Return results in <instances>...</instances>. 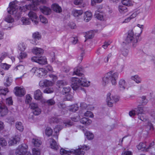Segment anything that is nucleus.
Returning a JSON list of instances; mask_svg holds the SVG:
<instances>
[{"instance_id": "nucleus-1", "label": "nucleus", "mask_w": 155, "mask_h": 155, "mask_svg": "<svg viewBox=\"0 0 155 155\" xmlns=\"http://www.w3.org/2000/svg\"><path fill=\"white\" fill-rule=\"evenodd\" d=\"M9 6L7 8L8 13L13 15L16 20H18L20 18L21 12H25L29 10L28 5H25L22 7H20L18 8L14 4V2H10Z\"/></svg>"}, {"instance_id": "nucleus-2", "label": "nucleus", "mask_w": 155, "mask_h": 155, "mask_svg": "<svg viewBox=\"0 0 155 155\" xmlns=\"http://www.w3.org/2000/svg\"><path fill=\"white\" fill-rule=\"evenodd\" d=\"M137 26L140 28L141 32L140 33L135 34L134 35L133 30H129L126 40L128 43H132V45L133 48L136 47L138 45V42L140 40V37L143 29L142 27L143 26V25H140L138 24L137 25Z\"/></svg>"}, {"instance_id": "nucleus-3", "label": "nucleus", "mask_w": 155, "mask_h": 155, "mask_svg": "<svg viewBox=\"0 0 155 155\" xmlns=\"http://www.w3.org/2000/svg\"><path fill=\"white\" fill-rule=\"evenodd\" d=\"M89 149V146L85 145L79 146L78 149L75 150L72 149L71 150H67L61 148L60 150V153L63 155H69L73 153L74 155H84L85 152L83 150H87Z\"/></svg>"}, {"instance_id": "nucleus-4", "label": "nucleus", "mask_w": 155, "mask_h": 155, "mask_svg": "<svg viewBox=\"0 0 155 155\" xmlns=\"http://www.w3.org/2000/svg\"><path fill=\"white\" fill-rule=\"evenodd\" d=\"M119 73L117 72L113 73L112 71L107 73L102 78V84L105 86L110 81L113 85L115 86L117 84V80L118 78Z\"/></svg>"}, {"instance_id": "nucleus-5", "label": "nucleus", "mask_w": 155, "mask_h": 155, "mask_svg": "<svg viewBox=\"0 0 155 155\" xmlns=\"http://www.w3.org/2000/svg\"><path fill=\"white\" fill-rule=\"evenodd\" d=\"M136 115L138 116V118L143 121L147 120L146 114L143 107H138L129 112V115L131 117H133Z\"/></svg>"}, {"instance_id": "nucleus-6", "label": "nucleus", "mask_w": 155, "mask_h": 155, "mask_svg": "<svg viewBox=\"0 0 155 155\" xmlns=\"http://www.w3.org/2000/svg\"><path fill=\"white\" fill-rule=\"evenodd\" d=\"M31 72L38 77L41 78L46 74L47 70L43 68L34 67L31 70Z\"/></svg>"}, {"instance_id": "nucleus-7", "label": "nucleus", "mask_w": 155, "mask_h": 155, "mask_svg": "<svg viewBox=\"0 0 155 155\" xmlns=\"http://www.w3.org/2000/svg\"><path fill=\"white\" fill-rule=\"evenodd\" d=\"M111 93L110 92L107 93V95L106 101L107 104L109 107H112L114 103H116L119 100V97L118 96H111Z\"/></svg>"}, {"instance_id": "nucleus-8", "label": "nucleus", "mask_w": 155, "mask_h": 155, "mask_svg": "<svg viewBox=\"0 0 155 155\" xmlns=\"http://www.w3.org/2000/svg\"><path fill=\"white\" fill-rule=\"evenodd\" d=\"M46 2V0H33L32 3L28 5V7L29 9L35 11L37 9V6L39 5V3L45 4Z\"/></svg>"}, {"instance_id": "nucleus-9", "label": "nucleus", "mask_w": 155, "mask_h": 155, "mask_svg": "<svg viewBox=\"0 0 155 155\" xmlns=\"http://www.w3.org/2000/svg\"><path fill=\"white\" fill-rule=\"evenodd\" d=\"M31 60L32 62L38 63L40 64L45 65L47 63V58L45 56L38 57L34 56L31 58Z\"/></svg>"}, {"instance_id": "nucleus-10", "label": "nucleus", "mask_w": 155, "mask_h": 155, "mask_svg": "<svg viewBox=\"0 0 155 155\" xmlns=\"http://www.w3.org/2000/svg\"><path fill=\"white\" fill-rule=\"evenodd\" d=\"M28 146L25 144H23L16 149L15 151L16 155H24L26 152Z\"/></svg>"}, {"instance_id": "nucleus-11", "label": "nucleus", "mask_w": 155, "mask_h": 155, "mask_svg": "<svg viewBox=\"0 0 155 155\" xmlns=\"http://www.w3.org/2000/svg\"><path fill=\"white\" fill-rule=\"evenodd\" d=\"M79 78L75 77H73L71 78L72 83L71 84V87L74 90H76L79 88L80 83L79 82Z\"/></svg>"}, {"instance_id": "nucleus-12", "label": "nucleus", "mask_w": 155, "mask_h": 155, "mask_svg": "<svg viewBox=\"0 0 155 155\" xmlns=\"http://www.w3.org/2000/svg\"><path fill=\"white\" fill-rule=\"evenodd\" d=\"M4 101H0V114L2 117L7 115L8 112L7 107L5 105L2 104Z\"/></svg>"}, {"instance_id": "nucleus-13", "label": "nucleus", "mask_w": 155, "mask_h": 155, "mask_svg": "<svg viewBox=\"0 0 155 155\" xmlns=\"http://www.w3.org/2000/svg\"><path fill=\"white\" fill-rule=\"evenodd\" d=\"M15 94L17 96L22 97L25 94V90L24 88L16 87L15 88Z\"/></svg>"}, {"instance_id": "nucleus-14", "label": "nucleus", "mask_w": 155, "mask_h": 155, "mask_svg": "<svg viewBox=\"0 0 155 155\" xmlns=\"http://www.w3.org/2000/svg\"><path fill=\"white\" fill-rule=\"evenodd\" d=\"M28 15L32 21L34 22L35 24L36 25L38 23V17L35 12L31 11H30L28 13Z\"/></svg>"}, {"instance_id": "nucleus-15", "label": "nucleus", "mask_w": 155, "mask_h": 155, "mask_svg": "<svg viewBox=\"0 0 155 155\" xmlns=\"http://www.w3.org/2000/svg\"><path fill=\"white\" fill-rule=\"evenodd\" d=\"M53 83L51 81L47 80H44L40 81L39 85L41 87L51 86L53 85Z\"/></svg>"}, {"instance_id": "nucleus-16", "label": "nucleus", "mask_w": 155, "mask_h": 155, "mask_svg": "<svg viewBox=\"0 0 155 155\" xmlns=\"http://www.w3.org/2000/svg\"><path fill=\"white\" fill-rule=\"evenodd\" d=\"M7 88L3 89L2 87H0V101H4L5 98V95L8 92Z\"/></svg>"}, {"instance_id": "nucleus-17", "label": "nucleus", "mask_w": 155, "mask_h": 155, "mask_svg": "<svg viewBox=\"0 0 155 155\" xmlns=\"http://www.w3.org/2000/svg\"><path fill=\"white\" fill-rule=\"evenodd\" d=\"M41 11L44 15H48L51 12V10L50 8L45 6H41L40 7Z\"/></svg>"}, {"instance_id": "nucleus-18", "label": "nucleus", "mask_w": 155, "mask_h": 155, "mask_svg": "<svg viewBox=\"0 0 155 155\" xmlns=\"http://www.w3.org/2000/svg\"><path fill=\"white\" fill-rule=\"evenodd\" d=\"M20 137L19 135H16L14 137L10 138L8 141L10 145H13L19 142L20 140Z\"/></svg>"}, {"instance_id": "nucleus-19", "label": "nucleus", "mask_w": 155, "mask_h": 155, "mask_svg": "<svg viewBox=\"0 0 155 155\" xmlns=\"http://www.w3.org/2000/svg\"><path fill=\"white\" fill-rule=\"evenodd\" d=\"M127 86L126 81L124 79H120L118 83V87L120 90H124L125 89Z\"/></svg>"}, {"instance_id": "nucleus-20", "label": "nucleus", "mask_w": 155, "mask_h": 155, "mask_svg": "<svg viewBox=\"0 0 155 155\" xmlns=\"http://www.w3.org/2000/svg\"><path fill=\"white\" fill-rule=\"evenodd\" d=\"M83 70V68L82 67H78L74 68L73 75H76L79 76H82L83 75L82 72Z\"/></svg>"}, {"instance_id": "nucleus-21", "label": "nucleus", "mask_w": 155, "mask_h": 155, "mask_svg": "<svg viewBox=\"0 0 155 155\" xmlns=\"http://www.w3.org/2000/svg\"><path fill=\"white\" fill-rule=\"evenodd\" d=\"M79 82L81 86L87 87L89 85V82L87 81L85 78L82 77L79 78Z\"/></svg>"}, {"instance_id": "nucleus-22", "label": "nucleus", "mask_w": 155, "mask_h": 155, "mask_svg": "<svg viewBox=\"0 0 155 155\" xmlns=\"http://www.w3.org/2000/svg\"><path fill=\"white\" fill-rule=\"evenodd\" d=\"M138 103L141 104L142 105H145L147 104L148 102V100L145 96H143L141 97H139L137 100Z\"/></svg>"}, {"instance_id": "nucleus-23", "label": "nucleus", "mask_w": 155, "mask_h": 155, "mask_svg": "<svg viewBox=\"0 0 155 155\" xmlns=\"http://www.w3.org/2000/svg\"><path fill=\"white\" fill-rule=\"evenodd\" d=\"M53 10L57 13H60L62 12V9L58 4L54 3L51 6Z\"/></svg>"}, {"instance_id": "nucleus-24", "label": "nucleus", "mask_w": 155, "mask_h": 155, "mask_svg": "<svg viewBox=\"0 0 155 155\" xmlns=\"http://www.w3.org/2000/svg\"><path fill=\"white\" fill-rule=\"evenodd\" d=\"M34 97L35 99L38 100H40L42 99L43 97L42 93L40 90L38 89L35 91Z\"/></svg>"}, {"instance_id": "nucleus-25", "label": "nucleus", "mask_w": 155, "mask_h": 155, "mask_svg": "<svg viewBox=\"0 0 155 155\" xmlns=\"http://www.w3.org/2000/svg\"><path fill=\"white\" fill-rule=\"evenodd\" d=\"M50 147L51 148L57 150L59 149V145L53 139L50 140Z\"/></svg>"}, {"instance_id": "nucleus-26", "label": "nucleus", "mask_w": 155, "mask_h": 155, "mask_svg": "<svg viewBox=\"0 0 155 155\" xmlns=\"http://www.w3.org/2000/svg\"><path fill=\"white\" fill-rule=\"evenodd\" d=\"M85 14L84 16V20L86 22H87L91 19L92 14L91 12L87 11L85 12Z\"/></svg>"}, {"instance_id": "nucleus-27", "label": "nucleus", "mask_w": 155, "mask_h": 155, "mask_svg": "<svg viewBox=\"0 0 155 155\" xmlns=\"http://www.w3.org/2000/svg\"><path fill=\"white\" fill-rule=\"evenodd\" d=\"M80 122L84 124L89 125L91 122V120L87 117H83L80 120Z\"/></svg>"}, {"instance_id": "nucleus-28", "label": "nucleus", "mask_w": 155, "mask_h": 155, "mask_svg": "<svg viewBox=\"0 0 155 155\" xmlns=\"http://www.w3.org/2000/svg\"><path fill=\"white\" fill-rule=\"evenodd\" d=\"M103 13L101 12H99L98 11H96L94 15V16L98 19L102 21L103 20Z\"/></svg>"}, {"instance_id": "nucleus-29", "label": "nucleus", "mask_w": 155, "mask_h": 155, "mask_svg": "<svg viewBox=\"0 0 155 155\" xmlns=\"http://www.w3.org/2000/svg\"><path fill=\"white\" fill-rule=\"evenodd\" d=\"M12 81V80L11 78L6 77L4 82V85L6 87L9 86L11 85Z\"/></svg>"}, {"instance_id": "nucleus-30", "label": "nucleus", "mask_w": 155, "mask_h": 155, "mask_svg": "<svg viewBox=\"0 0 155 155\" xmlns=\"http://www.w3.org/2000/svg\"><path fill=\"white\" fill-rule=\"evenodd\" d=\"M32 142L34 146L36 147H39L41 144V141L37 138H33Z\"/></svg>"}, {"instance_id": "nucleus-31", "label": "nucleus", "mask_w": 155, "mask_h": 155, "mask_svg": "<svg viewBox=\"0 0 155 155\" xmlns=\"http://www.w3.org/2000/svg\"><path fill=\"white\" fill-rule=\"evenodd\" d=\"M32 51L35 54L41 55L43 53L44 50L43 49H32Z\"/></svg>"}, {"instance_id": "nucleus-32", "label": "nucleus", "mask_w": 155, "mask_h": 155, "mask_svg": "<svg viewBox=\"0 0 155 155\" xmlns=\"http://www.w3.org/2000/svg\"><path fill=\"white\" fill-rule=\"evenodd\" d=\"M32 38L36 40V41H37L41 38V35L39 32H36L33 34Z\"/></svg>"}, {"instance_id": "nucleus-33", "label": "nucleus", "mask_w": 155, "mask_h": 155, "mask_svg": "<svg viewBox=\"0 0 155 155\" xmlns=\"http://www.w3.org/2000/svg\"><path fill=\"white\" fill-rule=\"evenodd\" d=\"M15 127L17 129L20 131H22L24 129L22 124L20 122H17L15 124Z\"/></svg>"}, {"instance_id": "nucleus-34", "label": "nucleus", "mask_w": 155, "mask_h": 155, "mask_svg": "<svg viewBox=\"0 0 155 155\" xmlns=\"http://www.w3.org/2000/svg\"><path fill=\"white\" fill-rule=\"evenodd\" d=\"M94 36V31L93 30H91L88 32L85 35V38L87 39H91Z\"/></svg>"}, {"instance_id": "nucleus-35", "label": "nucleus", "mask_w": 155, "mask_h": 155, "mask_svg": "<svg viewBox=\"0 0 155 155\" xmlns=\"http://www.w3.org/2000/svg\"><path fill=\"white\" fill-rule=\"evenodd\" d=\"M43 102L48 106H52L54 104L55 102L53 99H51L47 100H45Z\"/></svg>"}, {"instance_id": "nucleus-36", "label": "nucleus", "mask_w": 155, "mask_h": 155, "mask_svg": "<svg viewBox=\"0 0 155 155\" xmlns=\"http://www.w3.org/2000/svg\"><path fill=\"white\" fill-rule=\"evenodd\" d=\"M72 13L74 16L78 17L82 14L83 11L82 10H75L72 12Z\"/></svg>"}, {"instance_id": "nucleus-37", "label": "nucleus", "mask_w": 155, "mask_h": 155, "mask_svg": "<svg viewBox=\"0 0 155 155\" xmlns=\"http://www.w3.org/2000/svg\"><path fill=\"white\" fill-rule=\"evenodd\" d=\"M63 123L65 125V127H69L74 124V123L70 120H64Z\"/></svg>"}, {"instance_id": "nucleus-38", "label": "nucleus", "mask_w": 155, "mask_h": 155, "mask_svg": "<svg viewBox=\"0 0 155 155\" xmlns=\"http://www.w3.org/2000/svg\"><path fill=\"white\" fill-rule=\"evenodd\" d=\"M21 20L23 25H29L30 23V19L28 18L22 17Z\"/></svg>"}, {"instance_id": "nucleus-39", "label": "nucleus", "mask_w": 155, "mask_h": 155, "mask_svg": "<svg viewBox=\"0 0 155 155\" xmlns=\"http://www.w3.org/2000/svg\"><path fill=\"white\" fill-rule=\"evenodd\" d=\"M132 80L134 81L137 83H139L141 82V79L137 75L132 76L131 77Z\"/></svg>"}, {"instance_id": "nucleus-40", "label": "nucleus", "mask_w": 155, "mask_h": 155, "mask_svg": "<svg viewBox=\"0 0 155 155\" xmlns=\"http://www.w3.org/2000/svg\"><path fill=\"white\" fill-rule=\"evenodd\" d=\"M52 129L49 127H47L45 130V134L48 137L51 136L52 134Z\"/></svg>"}, {"instance_id": "nucleus-41", "label": "nucleus", "mask_w": 155, "mask_h": 155, "mask_svg": "<svg viewBox=\"0 0 155 155\" xmlns=\"http://www.w3.org/2000/svg\"><path fill=\"white\" fill-rule=\"evenodd\" d=\"M122 4L128 6H131L132 5V2L131 0H121Z\"/></svg>"}, {"instance_id": "nucleus-42", "label": "nucleus", "mask_w": 155, "mask_h": 155, "mask_svg": "<svg viewBox=\"0 0 155 155\" xmlns=\"http://www.w3.org/2000/svg\"><path fill=\"white\" fill-rule=\"evenodd\" d=\"M85 135L86 136L87 138L89 140H92L94 137V135L92 133L89 131H87L85 134Z\"/></svg>"}, {"instance_id": "nucleus-43", "label": "nucleus", "mask_w": 155, "mask_h": 155, "mask_svg": "<svg viewBox=\"0 0 155 155\" xmlns=\"http://www.w3.org/2000/svg\"><path fill=\"white\" fill-rule=\"evenodd\" d=\"M78 105L77 104H74L71 106L70 110L73 112H75L78 110Z\"/></svg>"}, {"instance_id": "nucleus-44", "label": "nucleus", "mask_w": 155, "mask_h": 155, "mask_svg": "<svg viewBox=\"0 0 155 155\" xmlns=\"http://www.w3.org/2000/svg\"><path fill=\"white\" fill-rule=\"evenodd\" d=\"M41 112V109L39 108H36L32 110V112L35 115H39Z\"/></svg>"}, {"instance_id": "nucleus-45", "label": "nucleus", "mask_w": 155, "mask_h": 155, "mask_svg": "<svg viewBox=\"0 0 155 155\" xmlns=\"http://www.w3.org/2000/svg\"><path fill=\"white\" fill-rule=\"evenodd\" d=\"M5 20L8 23H12L14 21V18L10 15H8L7 16Z\"/></svg>"}, {"instance_id": "nucleus-46", "label": "nucleus", "mask_w": 155, "mask_h": 155, "mask_svg": "<svg viewBox=\"0 0 155 155\" xmlns=\"http://www.w3.org/2000/svg\"><path fill=\"white\" fill-rule=\"evenodd\" d=\"M0 145L2 147L5 146L7 145V142L4 138H0Z\"/></svg>"}, {"instance_id": "nucleus-47", "label": "nucleus", "mask_w": 155, "mask_h": 155, "mask_svg": "<svg viewBox=\"0 0 155 155\" xmlns=\"http://www.w3.org/2000/svg\"><path fill=\"white\" fill-rule=\"evenodd\" d=\"M54 92V90L52 88L48 87L46 88L43 91V92L45 93L50 94Z\"/></svg>"}, {"instance_id": "nucleus-48", "label": "nucleus", "mask_w": 155, "mask_h": 155, "mask_svg": "<svg viewBox=\"0 0 155 155\" xmlns=\"http://www.w3.org/2000/svg\"><path fill=\"white\" fill-rule=\"evenodd\" d=\"M6 100V103L8 105H12L13 104V101L12 97H9L8 98H5Z\"/></svg>"}, {"instance_id": "nucleus-49", "label": "nucleus", "mask_w": 155, "mask_h": 155, "mask_svg": "<svg viewBox=\"0 0 155 155\" xmlns=\"http://www.w3.org/2000/svg\"><path fill=\"white\" fill-rule=\"evenodd\" d=\"M0 66L2 68L5 70H8L10 66L8 64L6 63L1 64Z\"/></svg>"}, {"instance_id": "nucleus-50", "label": "nucleus", "mask_w": 155, "mask_h": 155, "mask_svg": "<svg viewBox=\"0 0 155 155\" xmlns=\"http://www.w3.org/2000/svg\"><path fill=\"white\" fill-rule=\"evenodd\" d=\"M40 18L41 21L43 23H47L48 20L43 15H41L40 16Z\"/></svg>"}, {"instance_id": "nucleus-51", "label": "nucleus", "mask_w": 155, "mask_h": 155, "mask_svg": "<svg viewBox=\"0 0 155 155\" xmlns=\"http://www.w3.org/2000/svg\"><path fill=\"white\" fill-rule=\"evenodd\" d=\"M65 84V83L63 81H58L56 82V84L57 86L59 88L62 87Z\"/></svg>"}, {"instance_id": "nucleus-52", "label": "nucleus", "mask_w": 155, "mask_h": 155, "mask_svg": "<svg viewBox=\"0 0 155 155\" xmlns=\"http://www.w3.org/2000/svg\"><path fill=\"white\" fill-rule=\"evenodd\" d=\"M33 155H40V151L38 149L33 148L32 150Z\"/></svg>"}, {"instance_id": "nucleus-53", "label": "nucleus", "mask_w": 155, "mask_h": 155, "mask_svg": "<svg viewBox=\"0 0 155 155\" xmlns=\"http://www.w3.org/2000/svg\"><path fill=\"white\" fill-rule=\"evenodd\" d=\"M27 56V53L24 51L21 52L19 54V57L21 59H23L26 58Z\"/></svg>"}, {"instance_id": "nucleus-54", "label": "nucleus", "mask_w": 155, "mask_h": 155, "mask_svg": "<svg viewBox=\"0 0 155 155\" xmlns=\"http://www.w3.org/2000/svg\"><path fill=\"white\" fill-rule=\"evenodd\" d=\"M82 50L81 51V56L79 57L78 58V60L79 61V63H81L83 59V56L84 53V50H83V49H81Z\"/></svg>"}, {"instance_id": "nucleus-55", "label": "nucleus", "mask_w": 155, "mask_h": 155, "mask_svg": "<svg viewBox=\"0 0 155 155\" xmlns=\"http://www.w3.org/2000/svg\"><path fill=\"white\" fill-rule=\"evenodd\" d=\"M119 11L120 13H124L127 11V8L124 6H120Z\"/></svg>"}, {"instance_id": "nucleus-56", "label": "nucleus", "mask_w": 155, "mask_h": 155, "mask_svg": "<svg viewBox=\"0 0 155 155\" xmlns=\"http://www.w3.org/2000/svg\"><path fill=\"white\" fill-rule=\"evenodd\" d=\"M71 88L69 87H64L62 91L63 93H64L65 94L69 93L71 91Z\"/></svg>"}, {"instance_id": "nucleus-57", "label": "nucleus", "mask_w": 155, "mask_h": 155, "mask_svg": "<svg viewBox=\"0 0 155 155\" xmlns=\"http://www.w3.org/2000/svg\"><path fill=\"white\" fill-rule=\"evenodd\" d=\"M84 115L86 117H93L94 116L92 112L89 111H87V112L84 113Z\"/></svg>"}, {"instance_id": "nucleus-58", "label": "nucleus", "mask_w": 155, "mask_h": 155, "mask_svg": "<svg viewBox=\"0 0 155 155\" xmlns=\"http://www.w3.org/2000/svg\"><path fill=\"white\" fill-rule=\"evenodd\" d=\"M32 98L29 94H27L26 95V99L25 100V102L27 104H29L31 102Z\"/></svg>"}, {"instance_id": "nucleus-59", "label": "nucleus", "mask_w": 155, "mask_h": 155, "mask_svg": "<svg viewBox=\"0 0 155 155\" xmlns=\"http://www.w3.org/2000/svg\"><path fill=\"white\" fill-rule=\"evenodd\" d=\"M111 43L110 41H106L104 42V44L102 45V47L104 48H108V46Z\"/></svg>"}, {"instance_id": "nucleus-60", "label": "nucleus", "mask_w": 155, "mask_h": 155, "mask_svg": "<svg viewBox=\"0 0 155 155\" xmlns=\"http://www.w3.org/2000/svg\"><path fill=\"white\" fill-rule=\"evenodd\" d=\"M30 105L31 108L32 109V110L36 109V108L39 107L38 106V104L35 103H31L30 104Z\"/></svg>"}, {"instance_id": "nucleus-61", "label": "nucleus", "mask_w": 155, "mask_h": 155, "mask_svg": "<svg viewBox=\"0 0 155 155\" xmlns=\"http://www.w3.org/2000/svg\"><path fill=\"white\" fill-rule=\"evenodd\" d=\"M71 43L73 45L76 44L78 41V39L77 38L72 37L71 38Z\"/></svg>"}, {"instance_id": "nucleus-62", "label": "nucleus", "mask_w": 155, "mask_h": 155, "mask_svg": "<svg viewBox=\"0 0 155 155\" xmlns=\"http://www.w3.org/2000/svg\"><path fill=\"white\" fill-rule=\"evenodd\" d=\"M5 120L6 121L9 123L14 122L15 121L14 118L12 117H8Z\"/></svg>"}, {"instance_id": "nucleus-63", "label": "nucleus", "mask_w": 155, "mask_h": 155, "mask_svg": "<svg viewBox=\"0 0 155 155\" xmlns=\"http://www.w3.org/2000/svg\"><path fill=\"white\" fill-rule=\"evenodd\" d=\"M147 126L149 127V129L150 130L153 131L154 130V128L153 127V124L151 122L148 121L147 123Z\"/></svg>"}, {"instance_id": "nucleus-64", "label": "nucleus", "mask_w": 155, "mask_h": 155, "mask_svg": "<svg viewBox=\"0 0 155 155\" xmlns=\"http://www.w3.org/2000/svg\"><path fill=\"white\" fill-rule=\"evenodd\" d=\"M57 105L58 107L61 109H63L65 107V104L62 102L58 103Z\"/></svg>"}]
</instances>
